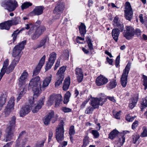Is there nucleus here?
I'll use <instances>...</instances> for the list:
<instances>
[{"instance_id": "35", "label": "nucleus", "mask_w": 147, "mask_h": 147, "mask_svg": "<svg viewBox=\"0 0 147 147\" xmlns=\"http://www.w3.org/2000/svg\"><path fill=\"white\" fill-rule=\"evenodd\" d=\"M10 28L7 21H6L4 23L0 24V29H5L8 30Z\"/></svg>"}, {"instance_id": "8", "label": "nucleus", "mask_w": 147, "mask_h": 147, "mask_svg": "<svg viewBox=\"0 0 147 147\" xmlns=\"http://www.w3.org/2000/svg\"><path fill=\"white\" fill-rule=\"evenodd\" d=\"M26 43V40H24L14 47L12 52V55L13 57H16L19 56L20 59V58L21 55L20 53L21 51L24 48Z\"/></svg>"}, {"instance_id": "10", "label": "nucleus", "mask_w": 147, "mask_h": 147, "mask_svg": "<svg viewBox=\"0 0 147 147\" xmlns=\"http://www.w3.org/2000/svg\"><path fill=\"white\" fill-rule=\"evenodd\" d=\"M63 123L61 122L56 130V138L58 142L60 143L64 139Z\"/></svg>"}, {"instance_id": "45", "label": "nucleus", "mask_w": 147, "mask_h": 147, "mask_svg": "<svg viewBox=\"0 0 147 147\" xmlns=\"http://www.w3.org/2000/svg\"><path fill=\"white\" fill-rule=\"evenodd\" d=\"M87 43L88 44V46L89 49L90 50H92L93 49V46L92 43L91 42L90 39L88 38L86 39Z\"/></svg>"}, {"instance_id": "37", "label": "nucleus", "mask_w": 147, "mask_h": 147, "mask_svg": "<svg viewBox=\"0 0 147 147\" xmlns=\"http://www.w3.org/2000/svg\"><path fill=\"white\" fill-rule=\"evenodd\" d=\"M71 96V94L70 92L68 91L65 94L64 100V103L65 104H67L69 101V98Z\"/></svg>"}, {"instance_id": "38", "label": "nucleus", "mask_w": 147, "mask_h": 147, "mask_svg": "<svg viewBox=\"0 0 147 147\" xmlns=\"http://www.w3.org/2000/svg\"><path fill=\"white\" fill-rule=\"evenodd\" d=\"M25 28H22L20 31L16 30L12 34V36L13 37V42H14L16 40L17 35L21 31L24 30L25 29Z\"/></svg>"}, {"instance_id": "36", "label": "nucleus", "mask_w": 147, "mask_h": 147, "mask_svg": "<svg viewBox=\"0 0 147 147\" xmlns=\"http://www.w3.org/2000/svg\"><path fill=\"white\" fill-rule=\"evenodd\" d=\"M32 5V3L28 2H26L23 3L21 5V7L22 10H23L24 9H26Z\"/></svg>"}, {"instance_id": "6", "label": "nucleus", "mask_w": 147, "mask_h": 147, "mask_svg": "<svg viewBox=\"0 0 147 147\" xmlns=\"http://www.w3.org/2000/svg\"><path fill=\"white\" fill-rule=\"evenodd\" d=\"M2 6L5 7L10 11L14 10L18 6L15 0H5L2 3Z\"/></svg>"}, {"instance_id": "41", "label": "nucleus", "mask_w": 147, "mask_h": 147, "mask_svg": "<svg viewBox=\"0 0 147 147\" xmlns=\"http://www.w3.org/2000/svg\"><path fill=\"white\" fill-rule=\"evenodd\" d=\"M46 139V138H45L42 140L37 142L35 147H43Z\"/></svg>"}, {"instance_id": "26", "label": "nucleus", "mask_w": 147, "mask_h": 147, "mask_svg": "<svg viewBox=\"0 0 147 147\" xmlns=\"http://www.w3.org/2000/svg\"><path fill=\"white\" fill-rule=\"evenodd\" d=\"M119 34V30L117 28L113 29L112 32V36L116 42L117 41Z\"/></svg>"}, {"instance_id": "11", "label": "nucleus", "mask_w": 147, "mask_h": 147, "mask_svg": "<svg viewBox=\"0 0 147 147\" xmlns=\"http://www.w3.org/2000/svg\"><path fill=\"white\" fill-rule=\"evenodd\" d=\"M135 34V30L131 26H129L125 27V30L123 32V35L126 39H131Z\"/></svg>"}, {"instance_id": "42", "label": "nucleus", "mask_w": 147, "mask_h": 147, "mask_svg": "<svg viewBox=\"0 0 147 147\" xmlns=\"http://www.w3.org/2000/svg\"><path fill=\"white\" fill-rule=\"evenodd\" d=\"M57 80L55 83V86L57 87L59 86L62 83V82L64 78L63 77H59L58 76Z\"/></svg>"}, {"instance_id": "28", "label": "nucleus", "mask_w": 147, "mask_h": 147, "mask_svg": "<svg viewBox=\"0 0 147 147\" xmlns=\"http://www.w3.org/2000/svg\"><path fill=\"white\" fill-rule=\"evenodd\" d=\"M80 33L82 36H84L86 32V26L82 23H81V25L79 27Z\"/></svg>"}, {"instance_id": "64", "label": "nucleus", "mask_w": 147, "mask_h": 147, "mask_svg": "<svg viewBox=\"0 0 147 147\" xmlns=\"http://www.w3.org/2000/svg\"><path fill=\"white\" fill-rule=\"evenodd\" d=\"M12 142H8L3 147H11V146L12 144Z\"/></svg>"}, {"instance_id": "55", "label": "nucleus", "mask_w": 147, "mask_h": 147, "mask_svg": "<svg viewBox=\"0 0 147 147\" xmlns=\"http://www.w3.org/2000/svg\"><path fill=\"white\" fill-rule=\"evenodd\" d=\"M138 121H135L132 124V125L131 127L133 129H135L136 127L138 125Z\"/></svg>"}, {"instance_id": "20", "label": "nucleus", "mask_w": 147, "mask_h": 147, "mask_svg": "<svg viewBox=\"0 0 147 147\" xmlns=\"http://www.w3.org/2000/svg\"><path fill=\"white\" fill-rule=\"evenodd\" d=\"M76 74L79 82H81L83 78L82 70L81 68L77 67L75 69Z\"/></svg>"}, {"instance_id": "16", "label": "nucleus", "mask_w": 147, "mask_h": 147, "mask_svg": "<svg viewBox=\"0 0 147 147\" xmlns=\"http://www.w3.org/2000/svg\"><path fill=\"white\" fill-rule=\"evenodd\" d=\"M46 58V56L44 55L40 60L37 66L33 72V76H35L38 75L43 65Z\"/></svg>"}, {"instance_id": "5", "label": "nucleus", "mask_w": 147, "mask_h": 147, "mask_svg": "<svg viewBox=\"0 0 147 147\" xmlns=\"http://www.w3.org/2000/svg\"><path fill=\"white\" fill-rule=\"evenodd\" d=\"M62 100V96L61 95L53 94L51 95L49 98L47 104L49 106H51L53 104L54 101H55V107H58L59 106Z\"/></svg>"}, {"instance_id": "34", "label": "nucleus", "mask_w": 147, "mask_h": 147, "mask_svg": "<svg viewBox=\"0 0 147 147\" xmlns=\"http://www.w3.org/2000/svg\"><path fill=\"white\" fill-rule=\"evenodd\" d=\"M56 54L54 52H53L50 54L49 60V61L52 62H51V65H53L56 59Z\"/></svg>"}, {"instance_id": "52", "label": "nucleus", "mask_w": 147, "mask_h": 147, "mask_svg": "<svg viewBox=\"0 0 147 147\" xmlns=\"http://www.w3.org/2000/svg\"><path fill=\"white\" fill-rule=\"evenodd\" d=\"M142 107L143 108L147 107V100L145 98L143 99L142 102L141 103Z\"/></svg>"}, {"instance_id": "32", "label": "nucleus", "mask_w": 147, "mask_h": 147, "mask_svg": "<svg viewBox=\"0 0 147 147\" xmlns=\"http://www.w3.org/2000/svg\"><path fill=\"white\" fill-rule=\"evenodd\" d=\"M116 80L114 79L112 80L107 85V88L109 89H112L115 87L117 85Z\"/></svg>"}, {"instance_id": "59", "label": "nucleus", "mask_w": 147, "mask_h": 147, "mask_svg": "<svg viewBox=\"0 0 147 147\" xmlns=\"http://www.w3.org/2000/svg\"><path fill=\"white\" fill-rule=\"evenodd\" d=\"M106 99L107 98L108 99L114 102H116L115 100L114 99V98L113 96H107V97H106Z\"/></svg>"}, {"instance_id": "56", "label": "nucleus", "mask_w": 147, "mask_h": 147, "mask_svg": "<svg viewBox=\"0 0 147 147\" xmlns=\"http://www.w3.org/2000/svg\"><path fill=\"white\" fill-rule=\"evenodd\" d=\"M60 64V60L58 59L54 67V70H55L57 69L58 67L59 66Z\"/></svg>"}, {"instance_id": "14", "label": "nucleus", "mask_w": 147, "mask_h": 147, "mask_svg": "<svg viewBox=\"0 0 147 147\" xmlns=\"http://www.w3.org/2000/svg\"><path fill=\"white\" fill-rule=\"evenodd\" d=\"M57 116L55 117L54 116V112L53 111H51L49 112L47 116H46L44 120V123L45 125H47L51 121L53 123H54L56 121Z\"/></svg>"}, {"instance_id": "7", "label": "nucleus", "mask_w": 147, "mask_h": 147, "mask_svg": "<svg viewBox=\"0 0 147 147\" xmlns=\"http://www.w3.org/2000/svg\"><path fill=\"white\" fill-rule=\"evenodd\" d=\"M106 101V98L104 96L99 98H93L91 99L90 103L94 108H98L99 105H102Z\"/></svg>"}, {"instance_id": "25", "label": "nucleus", "mask_w": 147, "mask_h": 147, "mask_svg": "<svg viewBox=\"0 0 147 147\" xmlns=\"http://www.w3.org/2000/svg\"><path fill=\"white\" fill-rule=\"evenodd\" d=\"M52 77V75H50V76L46 78L45 79L43 80L42 82V89L45 88L48 86L49 83L51 82Z\"/></svg>"}, {"instance_id": "30", "label": "nucleus", "mask_w": 147, "mask_h": 147, "mask_svg": "<svg viewBox=\"0 0 147 147\" xmlns=\"http://www.w3.org/2000/svg\"><path fill=\"white\" fill-rule=\"evenodd\" d=\"M47 38H44L42 39L40 41L39 44L37 45L36 46L33 47V49L35 50L38 48H40L44 46L47 42Z\"/></svg>"}, {"instance_id": "51", "label": "nucleus", "mask_w": 147, "mask_h": 147, "mask_svg": "<svg viewBox=\"0 0 147 147\" xmlns=\"http://www.w3.org/2000/svg\"><path fill=\"white\" fill-rule=\"evenodd\" d=\"M143 131L141 134V136L144 137L147 136V130L146 127H144L143 129Z\"/></svg>"}, {"instance_id": "27", "label": "nucleus", "mask_w": 147, "mask_h": 147, "mask_svg": "<svg viewBox=\"0 0 147 147\" xmlns=\"http://www.w3.org/2000/svg\"><path fill=\"white\" fill-rule=\"evenodd\" d=\"M7 95L2 94L0 97V110H1L6 100Z\"/></svg>"}, {"instance_id": "31", "label": "nucleus", "mask_w": 147, "mask_h": 147, "mask_svg": "<svg viewBox=\"0 0 147 147\" xmlns=\"http://www.w3.org/2000/svg\"><path fill=\"white\" fill-rule=\"evenodd\" d=\"M70 84V79L69 78H66L64 81L63 86V89L66 90L68 88Z\"/></svg>"}, {"instance_id": "49", "label": "nucleus", "mask_w": 147, "mask_h": 147, "mask_svg": "<svg viewBox=\"0 0 147 147\" xmlns=\"http://www.w3.org/2000/svg\"><path fill=\"white\" fill-rule=\"evenodd\" d=\"M75 131L74 129V126L73 125L71 126L70 128L69 134L70 136L74 135L75 133Z\"/></svg>"}, {"instance_id": "46", "label": "nucleus", "mask_w": 147, "mask_h": 147, "mask_svg": "<svg viewBox=\"0 0 147 147\" xmlns=\"http://www.w3.org/2000/svg\"><path fill=\"white\" fill-rule=\"evenodd\" d=\"M94 109H95V108L90 107H88L86 109L85 111V113L87 114H90L91 113Z\"/></svg>"}, {"instance_id": "9", "label": "nucleus", "mask_w": 147, "mask_h": 147, "mask_svg": "<svg viewBox=\"0 0 147 147\" xmlns=\"http://www.w3.org/2000/svg\"><path fill=\"white\" fill-rule=\"evenodd\" d=\"M130 68V64L128 63L123 70L121 78V84L123 87H125L127 85V77Z\"/></svg>"}, {"instance_id": "3", "label": "nucleus", "mask_w": 147, "mask_h": 147, "mask_svg": "<svg viewBox=\"0 0 147 147\" xmlns=\"http://www.w3.org/2000/svg\"><path fill=\"white\" fill-rule=\"evenodd\" d=\"M28 88L30 89L32 88L34 93L33 97L30 100L35 101V103L37 104L38 102H37L35 98L39 96L41 92V85L39 76H37L32 79L29 84Z\"/></svg>"}, {"instance_id": "18", "label": "nucleus", "mask_w": 147, "mask_h": 147, "mask_svg": "<svg viewBox=\"0 0 147 147\" xmlns=\"http://www.w3.org/2000/svg\"><path fill=\"white\" fill-rule=\"evenodd\" d=\"M138 94H136L134 97L131 98L129 100V107L131 109H132L136 106L138 99Z\"/></svg>"}, {"instance_id": "43", "label": "nucleus", "mask_w": 147, "mask_h": 147, "mask_svg": "<svg viewBox=\"0 0 147 147\" xmlns=\"http://www.w3.org/2000/svg\"><path fill=\"white\" fill-rule=\"evenodd\" d=\"M125 141V137L124 135H123L122 137L119 139L118 146H122Z\"/></svg>"}, {"instance_id": "1", "label": "nucleus", "mask_w": 147, "mask_h": 147, "mask_svg": "<svg viewBox=\"0 0 147 147\" xmlns=\"http://www.w3.org/2000/svg\"><path fill=\"white\" fill-rule=\"evenodd\" d=\"M40 22L38 21L33 24L32 23H29L25 25V28L26 30H30L28 34H30L33 32V29H35V31L31 36L32 39L33 40L37 39L45 30V27L43 25H40Z\"/></svg>"}, {"instance_id": "15", "label": "nucleus", "mask_w": 147, "mask_h": 147, "mask_svg": "<svg viewBox=\"0 0 147 147\" xmlns=\"http://www.w3.org/2000/svg\"><path fill=\"white\" fill-rule=\"evenodd\" d=\"M96 84L98 86L106 84L108 82V79L105 76L100 75L96 79Z\"/></svg>"}, {"instance_id": "40", "label": "nucleus", "mask_w": 147, "mask_h": 147, "mask_svg": "<svg viewBox=\"0 0 147 147\" xmlns=\"http://www.w3.org/2000/svg\"><path fill=\"white\" fill-rule=\"evenodd\" d=\"M90 133L93 135L94 138H98L99 136V132L96 130H91Z\"/></svg>"}, {"instance_id": "53", "label": "nucleus", "mask_w": 147, "mask_h": 147, "mask_svg": "<svg viewBox=\"0 0 147 147\" xmlns=\"http://www.w3.org/2000/svg\"><path fill=\"white\" fill-rule=\"evenodd\" d=\"M51 62H52L51 61H49V60L48 61V62L47 63L46 66L45 70L46 71H47L53 65H51Z\"/></svg>"}, {"instance_id": "50", "label": "nucleus", "mask_w": 147, "mask_h": 147, "mask_svg": "<svg viewBox=\"0 0 147 147\" xmlns=\"http://www.w3.org/2000/svg\"><path fill=\"white\" fill-rule=\"evenodd\" d=\"M135 117L136 116L131 117L129 115H127L126 116V119L129 122H131Z\"/></svg>"}, {"instance_id": "17", "label": "nucleus", "mask_w": 147, "mask_h": 147, "mask_svg": "<svg viewBox=\"0 0 147 147\" xmlns=\"http://www.w3.org/2000/svg\"><path fill=\"white\" fill-rule=\"evenodd\" d=\"M20 59L19 56L14 57V59L9 66V68L7 70V73H10L14 69L15 66L18 63Z\"/></svg>"}, {"instance_id": "39", "label": "nucleus", "mask_w": 147, "mask_h": 147, "mask_svg": "<svg viewBox=\"0 0 147 147\" xmlns=\"http://www.w3.org/2000/svg\"><path fill=\"white\" fill-rule=\"evenodd\" d=\"M89 138L87 135H86L83 140V146H86L89 144Z\"/></svg>"}, {"instance_id": "24", "label": "nucleus", "mask_w": 147, "mask_h": 147, "mask_svg": "<svg viewBox=\"0 0 147 147\" xmlns=\"http://www.w3.org/2000/svg\"><path fill=\"white\" fill-rule=\"evenodd\" d=\"M10 27L11 26L16 25L20 22V18L19 17H17L13 18L12 20L7 21Z\"/></svg>"}, {"instance_id": "47", "label": "nucleus", "mask_w": 147, "mask_h": 147, "mask_svg": "<svg viewBox=\"0 0 147 147\" xmlns=\"http://www.w3.org/2000/svg\"><path fill=\"white\" fill-rule=\"evenodd\" d=\"M26 89L24 88L23 89V90L21 91L19 96L17 98V100H18V101L21 98L23 95L26 93Z\"/></svg>"}, {"instance_id": "61", "label": "nucleus", "mask_w": 147, "mask_h": 147, "mask_svg": "<svg viewBox=\"0 0 147 147\" xmlns=\"http://www.w3.org/2000/svg\"><path fill=\"white\" fill-rule=\"evenodd\" d=\"M53 135V133L52 131L49 132L48 141L49 142L51 140Z\"/></svg>"}, {"instance_id": "57", "label": "nucleus", "mask_w": 147, "mask_h": 147, "mask_svg": "<svg viewBox=\"0 0 147 147\" xmlns=\"http://www.w3.org/2000/svg\"><path fill=\"white\" fill-rule=\"evenodd\" d=\"M121 111H119L117 112L116 114H114L115 118L117 119H119L120 118V113Z\"/></svg>"}, {"instance_id": "2", "label": "nucleus", "mask_w": 147, "mask_h": 147, "mask_svg": "<svg viewBox=\"0 0 147 147\" xmlns=\"http://www.w3.org/2000/svg\"><path fill=\"white\" fill-rule=\"evenodd\" d=\"M29 105L22 107L21 109L20 114V116L24 117L28 114L31 109H32V112L34 113H37L40 109L44 105V98L40 100L37 104L35 103V101L29 100Z\"/></svg>"}, {"instance_id": "29", "label": "nucleus", "mask_w": 147, "mask_h": 147, "mask_svg": "<svg viewBox=\"0 0 147 147\" xmlns=\"http://www.w3.org/2000/svg\"><path fill=\"white\" fill-rule=\"evenodd\" d=\"M119 133V131L116 129H114L109 134V138L112 140L117 136Z\"/></svg>"}, {"instance_id": "33", "label": "nucleus", "mask_w": 147, "mask_h": 147, "mask_svg": "<svg viewBox=\"0 0 147 147\" xmlns=\"http://www.w3.org/2000/svg\"><path fill=\"white\" fill-rule=\"evenodd\" d=\"M65 69L66 68L64 66L60 67L57 74V76L59 77H63L64 78V73L65 70Z\"/></svg>"}, {"instance_id": "13", "label": "nucleus", "mask_w": 147, "mask_h": 147, "mask_svg": "<svg viewBox=\"0 0 147 147\" xmlns=\"http://www.w3.org/2000/svg\"><path fill=\"white\" fill-rule=\"evenodd\" d=\"M15 99L14 97H11L8 102V103L5 111V115H7L14 109Z\"/></svg>"}, {"instance_id": "54", "label": "nucleus", "mask_w": 147, "mask_h": 147, "mask_svg": "<svg viewBox=\"0 0 147 147\" xmlns=\"http://www.w3.org/2000/svg\"><path fill=\"white\" fill-rule=\"evenodd\" d=\"M120 56H118L116 58L115 61V66L116 67H118L119 66V60H120Z\"/></svg>"}, {"instance_id": "48", "label": "nucleus", "mask_w": 147, "mask_h": 147, "mask_svg": "<svg viewBox=\"0 0 147 147\" xmlns=\"http://www.w3.org/2000/svg\"><path fill=\"white\" fill-rule=\"evenodd\" d=\"M61 110L65 113H67L71 112V109L66 107H62L61 108Z\"/></svg>"}, {"instance_id": "62", "label": "nucleus", "mask_w": 147, "mask_h": 147, "mask_svg": "<svg viewBox=\"0 0 147 147\" xmlns=\"http://www.w3.org/2000/svg\"><path fill=\"white\" fill-rule=\"evenodd\" d=\"M140 20V22L142 24L144 22V20L143 19V15L140 14L139 16Z\"/></svg>"}, {"instance_id": "19", "label": "nucleus", "mask_w": 147, "mask_h": 147, "mask_svg": "<svg viewBox=\"0 0 147 147\" xmlns=\"http://www.w3.org/2000/svg\"><path fill=\"white\" fill-rule=\"evenodd\" d=\"M64 6V4L63 3L58 4L53 11V13L57 15L61 14L63 10Z\"/></svg>"}, {"instance_id": "21", "label": "nucleus", "mask_w": 147, "mask_h": 147, "mask_svg": "<svg viewBox=\"0 0 147 147\" xmlns=\"http://www.w3.org/2000/svg\"><path fill=\"white\" fill-rule=\"evenodd\" d=\"M28 73L26 71H24L22 74L19 79L20 84L21 85L24 84L28 79Z\"/></svg>"}, {"instance_id": "58", "label": "nucleus", "mask_w": 147, "mask_h": 147, "mask_svg": "<svg viewBox=\"0 0 147 147\" xmlns=\"http://www.w3.org/2000/svg\"><path fill=\"white\" fill-rule=\"evenodd\" d=\"M139 138V137L136 136L133 138V143L135 144Z\"/></svg>"}, {"instance_id": "23", "label": "nucleus", "mask_w": 147, "mask_h": 147, "mask_svg": "<svg viewBox=\"0 0 147 147\" xmlns=\"http://www.w3.org/2000/svg\"><path fill=\"white\" fill-rule=\"evenodd\" d=\"M113 25L115 27H118L122 31L124 29V26L122 24H121L118 20V18L117 16L115 17L113 21Z\"/></svg>"}, {"instance_id": "63", "label": "nucleus", "mask_w": 147, "mask_h": 147, "mask_svg": "<svg viewBox=\"0 0 147 147\" xmlns=\"http://www.w3.org/2000/svg\"><path fill=\"white\" fill-rule=\"evenodd\" d=\"M88 101L87 100H85L84 102L82 103V104L81 105V108H84L86 103H87Z\"/></svg>"}, {"instance_id": "4", "label": "nucleus", "mask_w": 147, "mask_h": 147, "mask_svg": "<svg viewBox=\"0 0 147 147\" xmlns=\"http://www.w3.org/2000/svg\"><path fill=\"white\" fill-rule=\"evenodd\" d=\"M16 117L14 116L12 117L7 125L5 130L6 142L10 141L13 139L16 127Z\"/></svg>"}, {"instance_id": "44", "label": "nucleus", "mask_w": 147, "mask_h": 147, "mask_svg": "<svg viewBox=\"0 0 147 147\" xmlns=\"http://www.w3.org/2000/svg\"><path fill=\"white\" fill-rule=\"evenodd\" d=\"M143 85L145 86L144 90H146L147 88V76L143 75Z\"/></svg>"}, {"instance_id": "22", "label": "nucleus", "mask_w": 147, "mask_h": 147, "mask_svg": "<svg viewBox=\"0 0 147 147\" xmlns=\"http://www.w3.org/2000/svg\"><path fill=\"white\" fill-rule=\"evenodd\" d=\"M44 9V8L42 6H36L31 13L33 15H39L42 13Z\"/></svg>"}, {"instance_id": "12", "label": "nucleus", "mask_w": 147, "mask_h": 147, "mask_svg": "<svg viewBox=\"0 0 147 147\" xmlns=\"http://www.w3.org/2000/svg\"><path fill=\"white\" fill-rule=\"evenodd\" d=\"M125 16L127 20H130L132 17L133 13L131 5L128 2L125 3Z\"/></svg>"}, {"instance_id": "60", "label": "nucleus", "mask_w": 147, "mask_h": 147, "mask_svg": "<svg viewBox=\"0 0 147 147\" xmlns=\"http://www.w3.org/2000/svg\"><path fill=\"white\" fill-rule=\"evenodd\" d=\"M106 60L109 64L111 65H112L113 62V60L112 59H110L108 57H107L106 58Z\"/></svg>"}]
</instances>
